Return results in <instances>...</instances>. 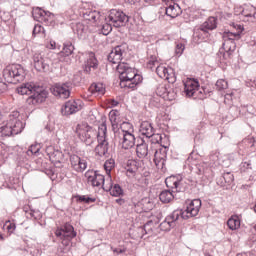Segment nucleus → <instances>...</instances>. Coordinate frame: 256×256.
Masks as SVG:
<instances>
[{"instance_id":"nucleus-1","label":"nucleus","mask_w":256,"mask_h":256,"mask_svg":"<svg viewBox=\"0 0 256 256\" xmlns=\"http://www.w3.org/2000/svg\"><path fill=\"white\" fill-rule=\"evenodd\" d=\"M116 69L119 73L120 87L122 89H135L143 81V77L137 74L127 63L118 64Z\"/></svg>"},{"instance_id":"nucleus-2","label":"nucleus","mask_w":256,"mask_h":256,"mask_svg":"<svg viewBox=\"0 0 256 256\" xmlns=\"http://www.w3.org/2000/svg\"><path fill=\"white\" fill-rule=\"evenodd\" d=\"M16 91L18 95H30L27 99L29 105H39L47 99V91L33 82L20 85Z\"/></svg>"},{"instance_id":"nucleus-3","label":"nucleus","mask_w":256,"mask_h":256,"mask_svg":"<svg viewBox=\"0 0 256 256\" xmlns=\"http://www.w3.org/2000/svg\"><path fill=\"white\" fill-rule=\"evenodd\" d=\"M19 112H12L6 121L0 123V137L19 135L25 129V123L19 118Z\"/></svg>"},{"instance_id":"nucleus-4","label":"nucleus","mask_w":256,"mask_h":256,"mask_svg":"<svg viewBox=\"0 0 256 256\" xmlns=\"http://www.w3.org/2000/svg\"><path fill=\"white\" fill-rule=\"evenodd\" d=\"M201 209V200L194 199L186 207L185 211L183 210H174L169 214L165 219L169 221L174 227L179 225L180 219H189L190 217H197L199 215V210Z\"/></svg>"},{"instance_id":"nucleus-5","label":"nucleus","mask_w":256,"mask_h":256,"mask_svg":"<svg viewBox=\"0 0 256 256\" xmlns=\"http://www.w3.org/2000/svg\"><path fill=\"white\" fill-rule=\"evenodd\" d=\"M165 183L169 190H163L159 194V199L161 203H171L175 199L173 193H181L183 191V180L180 176H170L166 178Z\"/></svg>"},{"instance_id":"nucleus-6","label":"nucleus","mask_w":256,"mask_h":256,"mask_svg":"<svg viewBox=\"0 0 256 256\" xmlns=\"http://www.w3.org/2000/svg\"><path fill=\"white\" fill-rule=\"evenodd\" d=\"M75 133L82 141V143H85L87 147H91L95 141H97L99 132L95 131L93 127L89 126L87 123H80L76 126Z\"/></svg>"},{"instance_id":"nucleus-7","label":"nucleus","mask_w":256,"mask_h":256,"mask_svg":"<svg viewBox=\"0 0 256 256\" xmlns=\"http://www.w3.org/2000/svg\"><path fill=\"white\" fill-rule=\"evenodd\" d=\"M25 69L19 64L8 66L3 71V77L7 83L17 84L25 80Z\"/></svg>"},{"instance_id":"nucleus-8","label":"nucleus","mask_w":256,"mask_h":256,"mask_svg":"<svg viewBox=\"0 0 256 256\" xmlns=\"http://www.w3.org/2000/svg\"><path fill=\"white\" fill-rule=\"evenodd\" d=\"M222 39L224 41L222 45L223 51H220V53H223L224 59H229L237 47L235 41L241 39V33H225Z\"/></svg>"},{"instance_id":"nucleus-9","label":"nucleus","mask_w":256,"mask_h":256,"mask_svg":"<svg viewBox=\"0 0 256 256\" xmlns=\"http://www.w3.org/2000/svg\"><path fill=\"white\" fill-rule=\"evenodd\" d=\"M98 145L95 147V154L98 157H105L109 153V142L107 141V124L102 123L98 127Z\"/></svg>"},{"instance_id":"nucleus-10","label":"nucleus","mask_w":256,"mask_h":256,"mask_svg":"<svg viewBox=\"0 0 256 256\" xmlns=\"http://www.w3.org/2000/svg\"><path fill=\"white\" fill-rule=\"evenodd\" d=\"M71 82L66 83H56L51 88V93L59 99H69L71 97Z\"/></svg>"},{"instance_id":"nucleus-11","label":"nucleus","mask_w":256,"mask_h":256,"mask_svg":"<svg viewBox=\"0 0 256 256\" xmlns=\"http://www.w3.org/2000/svg\"><path fill=\"white\" fill-rule=\"evenodd\" d=\"M32 16L34 21H38V23H46L49 24L53 22L55 19V15L41 7H34L32 9Z\"/></svg>"},{"instance_id":"nucleus-12","label":"nucleus","mask_w":256,"mask_h":256,"mask_svg":"<svg viewBox=\"0 0 256 256\" xmlns=\"http://www.w3.org/2000/svg\"><path fill=\"white\" fill-rule=\"evenodd\" d=\"M108 19L113 27H123L125 23L129 22V16L117 9L110 10Z\"/></svg>"},{"instance_id":"nucleus-13","label":"nucleus","mask_w":256,"mask_h":256,"mask_svg":"<svg viewBox=\"0 0 256 256\" xmlns=\"http://www.w3.org/2000/svg\"><path fill=\"white\" fill-rule=\"evenodd\" d=\"M46 154L48 155L50 161L55 165V167H58V169H61L63 167V152H61L59 149H55V146H47Z\"/></svg>"},{"instance_id":"nucleus-14","label":"nucleus","mask_w":256,"mask_h":256,"mask_svg":"<svg viewBox=\"0 0 256 256\" xmlns=\"http://www.w3.org/2000/svg\"><path fill=\"white\" fill-rule=\"evenodd\" d=\"M117 141L121 143L122 149H132V147H135V135H133L129 131H120L116 135Z\"/></svg>"},{"instance_id":"nucleus-15","label":"nucleus","mask_w":256,"mask_h":256,"mask_svg":"<svg viewBox=\"0 0 256 256\" xmlns=\"http://www.w3.org/2000/svg\"><path fill=\"white\" fill-rule=\"evenodd\" d=\"M51 60L49 58L43 56L41 53H36L33 56V63H34V68L36 71H39L41 73H47L49 71L50 66L49 63Z\"/></svg>"},{"instance_id":"nucleus-16","label":"nucleus","mask_w":256,"mask_h":256,"mask_svg":"<svg viewBox=\"0 0 256 256\" xmlns=\"http://www.w3.org/2000/svg\"><path fill=\"white\" fill-rule=\"evenodd\" d=\"M55 235L59 237V239H64V241H71V239L77 237V232L71 224L66 223L62 228H58L55 231Z\"/></svg>"},{"instance_id":"nucleus-17","label":"nucleus","mask_w":256,"mask_h":256,"mask_svg":"<svg viewBox=\"0 0 256 256\" xmlns=\"http://www.w3.org/2000/svg\"><path fill=\"white\" fill-rule=\"evenodd\" d=\"M156 93L165 101H174L175 97H177V93L171 88L170 84H159Z\"/></svg>"},{"instance_id":"nucleus-18","label":"nucleus","mask_w":256,"mask_h":256,"mask_svg":"<svg viewBox=\"0 0 256 256\" xmlns=\"http://www.w3.org/2000/svg\"><path fill=\"white\" fill-rule=\"evenodd\" d=\"M126 48H127L126 44H122L113 48L108 55V61L110 63H113L114 65L125 63V62H121V60L123 59V53H125Z\"/></svg>"},{"instance_id":"nucleus-19","label":"nucleus","mask_w":256,"mask_h":256,"mask_svg":"<svg viewBox=\"0 0 256 256\" xmlns=\"http://www.w3.org/2000/svg\"><path fill=\"white\" fill-rule=\"evenodd\" d=\"M83 106H81V100H69L61 108L62 115H74L78 111H81Z\"/></svg>"},{"instance_id":"nucleus-20","label":"nucleus","mask_w":256,"mask_h":256,"mask_svg":"<svg viewBox=\"0 0 256 256\" xmlns=\"http://www.w3.org/2000/svg\"><path fill=\"white\" fill-rule=\"evenodd\" d=\"M85 177L92 187H101V185H105V176L98 174L96 171L88 170L85 173Z\"/></svg>"},{"instance_id":"nucleus-21","label":"nucleus","mask_w":256,"mask_h":256,"mask_svg":"<svg viewBox=\"0 0 256 256\" xmlns=\"http://www.w3.org/2000/svg\"><path fill=\"white\" fill-rule=\"evenodd\" d=\"M70 165L76 173H83L87 169V159L81 158L75 154L70 156Z\"/></svg>"},{"instance_id":"nucleus-22","label":"nucleus","mask_w":256,"mask_h":256,"mask_svg":"<svg viewBox=\"0 0 256 256\" xmlns=\"http://www.w3.org/2000/svg\"><path fill=\"white\" fill-rule=\"evenodd\" d=\"M99 67V61L97 57H95V53L89 52L86 54V60L84 62V71L85 73H91V71H95Z\"/></svg>"},{"instance_id":"nucleus-23","label":"nucleus","mask_w":256,"mask_h":256,"mask_svg":"<svg viewBox=\"0 0 256 256\" xmlns=\"http://www.w3.org/2000/svg\"><path fill=\"white\" fill-rule=\"evenodd\" d=\"M199 89V81L191 78H187L184 82V93L187 97H193L197 90Z\"/></svg>"},{"instance_id":"nucleus-24","label":"nucleus","mask_w":256,"mask_h":256,"mask_svg":"<svg viewBox=\"0 0 256 256\" xmlns=\"http://www.w3.org/2000/svg\"><path fill=\"white\" fill-rule=\"evenodd\" d=\"M136 155L139 159H151V150L145 141L142 140V143L137 144Z\"/></svg>"},{"instance_id":"nucleus-25","label":"nucleus","mask_w":256,"mask_h":256,"mask_svg":"<svg viewBox=\"0 0 256 256\" xmlns=\"http://www.w3.org/2000/svg\"><path fill=\"white\" fill-rule=\"evenodd\" d=\"M241 17L242 21L256 23V9L253 6L242 9Z\"/></svg>"},{"instance_id":"nucleus-26","label":"nucleus","mask_w":256,"mask_h":256,"mask_svg":"<svg viewBox=\"0 0 256 256\" xmlns=\"http://www.w3.org/2000/svg\"><path fill=\"white\" fill-rule=\"evenodd\" d=\"M167 159V152L165 150H155L153 161L158 169L165 167V161Z\"/></svg>"},{"instance_id":"nucleus-27","label":"nucleus","mask_w":256,"mask_h":256,"mask_svg":"<svg viewBox=\"0 0 256 256\" xmlns=\"http://www.w3.org/2000/svg\"><path fill=\"white\" fill-rule=\"evenodd\" d=\"M217 29V18L216 17H209L201 26L200 31L207 33L209 31H213Z\"/></svg>"},{"instance_id":"nucleus-28","label":"nucleus","mask_w":256,"mask_h":256,"mask_svg":"<svg viewBox=\"0 0 256 256\" xmlns=\"http://www.w3.org/2000/svg\"><path fill=\"white\" fill-rule=\"evenodd\" d=\"M155 129H153V125H151L150 122L144 121L140 125V133L147 137V139H151L153 137V132Z\"/></svg>"},{"instance_id":"nucleus-29","label":"nucleus","mask_w":256,"mask_h":256,"mask_svg":"<svg viewBox=\"0 0 256 256\" xmlns=\"http://www.w3.org/2000/svg\"><path fill=\"white\" fill-rule=\"evenodd\" d=\"M165 13L168 17H171V19H175V17H178L181 13V8L175 3L169 4L165 9Z\"/></svg>"},{"instance_id":"nucleus-30","label":"nucleus","mask_w":256,"mask_h":256,"mask_svg":"<svg viewBox=\"0 0 256 256\" xmlns=\"http://www.w3.org/2000/svg\"><path fill=\"white\" fill-rule=\"evenodd\" d=\"M227 226L231 231H237L241 227V219L239 216H231L227 221Z\"/></svg>"},{"instance_id":"nucleus-31","label":"nucleus","mask_w":256,"mask_h":256,"mask_svg":"<svg viewBox=\"0 0 256 256\" xmlns=\"http://www.w3.org/2000/svg\"><path fill=\"white\" fill-rule=\"evenodd\" d=\"M89 91L92 95H105V86L101 83H93L91 84Z\"/></svg>"},{"instance_id":"nucleus-32","label":"nucleus","mask_w":256,"mask_h":256,"mask_svg":"<svg viewBox=\"0 0 256 256\" xmlns=\"http://www.w3.org/2000/svg\"><path fill=\"white\" fill-rule=\"evenodd\" d=\"M110 121H111L112 131L114 133L115 140L117 141L118 139L117 135H119L121 131H125V130L119 128V124L117 123V118L115 117V113H112L110 115Z\"/></svg>"},{"instance_id":"nucleus-33","label":"nucleus","mask_w":256,"mask_h":256,"mask_svg":"<svg viewBox=\"0 0 256 256\" xmlns=\"http://www.w3.org/2000/svg\"><path fill=\"white\" fill-rule=\"evenodd\" d=\"M73 51H75V46H73L71 42H66L64 43L63 50L60 52V54L69 57V55H73Z\"/></svg>"},{"instance_id":"nucleus-34","label":"nucleus","mask_w":256,"mask_h":256,"mask_svg":"<svg viewBox=\"0 0 256 256\" xmlns=\"http://www.w3.org/2000/svg\"><path fill=\"white\" fill-rule=\"evenodd\" d=\"M109 191L112 197H121V195H123V189L119 184H115L114 186L113 184H111L109 187Z\"/></svg>"},{"instance_id":"nucleus-35","label":"nucleus","mask_w":256,"mask_h":256,"mask_svg":"<svg viewBox=\"0 0 256 256\" xmlns=\"http://www.w3.org/2000/svg\"><path fill=\"white\" fill-rule=\"evenodd\" d=\"M139 170V164H137V161L132 160L127 165V173H130L131 175H135L137 171Z\"/></svg>"},{"instance_id":"nucleus-36","label":"nucleus","mask_w":256,"mask_h":256,"mask_svg":"<svg viewBox=\"0 0 256 256\" xmlns=\"http://www.w3.org/2000/svg\"><path fill=\"white\" fill-rule=\"evenodd\" d=\"M169 71V68L159 65L156 67V73L160 77V79H164Z\"/></svg>"},{"instance_id":"nucleus-37","label":"nucleus","mask_w":256,"mask_h":256,"mask_svg":"<svg viewBox=\"0 0 256 256\" xmlns=\"http://www.w3.org/2000/svg\"><path fill=\"white\" fill-rule=\"evenodd\" d=\"M163 79L168 81V83H175V81H177L173 68H168V72L166 73V76Z\"/></svg>"},{"instance_id":"nucleus-38","label":"nucleus","mask_w":256,"mask_h":256,"mask_svg":"<svg viewBox=\"0 0 256 256\" xmlns=\"http://www.w3.org/2000/svg\"><path fill=\"white\" fill-rule=\"evenodd\" d=\"M205 37H207V34L205 33H194L192 41L193 43H203V41H205Z\"/></svg>"},{"instance_id":"nucleus-39","label":"nucleus","mask_w":256,"mask_h":256,"mask_svg":"<svg viewBox=\"0 0 256 256\" xmlns=\"http://www.w3.org/2000/svg\"><path fill=\"white\" fill-rule=\"evenodd\" d=\"M161 231H171V229H175V227L169 222L165 220L159 225Z\"/></svg>"},{"instance_id":"nucleus-40","label":"nucleus","mask_w":256,"mask_h":256,"mask_svg":"<svg viewBox=\"0 0 256 256\" xmlns=\"http://www.w3.org/2000/svg\"><path fill=\"white\" fill-rule=\"evenodd\" d=\"M39 151H41V145L34 144L29 147L27 154L28 155H37V153H39Z\"/></svg>"},{"instance_id":"nucleus-41","label":"nucleus","mask_w":256,"mask_h":256,"mask_svg":"<svg viewBox=\"0 0 256 256\" xmlns=\"http://www.w3.org/2000/svg\"><path fill=\"white\" fill-rule=\"evenodd\" d=\"M227 87H229V84L227 83V81L220 79L216 82V89L217 91H223L225 89H227Z\"/></svg>"},{"instance_id":"nucleus-42","label":"nucleus","mask_w":256,"mask_h":256,"mask_svg":"<svg viewBox=\"0 0 256 256\" xmlns=\"http://www.w3.org/2000/svg\"><path fill=\"white\" fill-rule=\"evenodd\" d=\"M77 201H79L80 203H95V198H91L89 196H76Z\"/></svg>"},{"instance_id":"nucleus-43","label":"nucleus","mask_w":256,"mask_h":256,"mask_svg":"<svg viewBox=\"0 0 256 256\" xmlns=\"http://www.w3.org/2000/svg\"><path fill=\"white\" fill-rule=\"evenodd\" d=\"M223 179H224L225 183H227V185H231V183H233V181H235V176H233V174L231 172H225L223 174Z\"/></svg>"},{"instance_id":"nucleus-44","label":"nucleus","mask_w":256,"mask_h":256,"mask_svg":"<svg viewBox=\"0 0 256 256\" xmlns=\"http://www.w3.org/2000/svg\"><path fill=\"white\" fill-rule=\"evenodd\" d=\"M113 167H115V160L113 159H109L104 163L106 173H111V169H113Z\"/></svg>"},{"instance_id":"nucleus-45","label":"nucleus","mask_w":256,"mask_h":256,"mask_svg":"<svg viewBox=\"0 0 256 256\" xmlns=\"http://www.w3.org/2000/svg\"><path fill=\"white\" fill-rule=\"evenodd\" d=\"M150 139H151L152 143H158L159 145H161V143L163 141V136L161 134H155V131H154L153 135L150 136Z\"/></svg>"},{"instance_id":"nucleus-46","label":"nucleus","mask_w":256,"mask_h":256,"mask_svg":"<svg viewBox=\"0 0 256 256\" xmlns=\"http://www.w3.org/2000/svg\"><path fill=\"white\" fill-rule=\"evenodd\" d=\"M183 51H185V45L182 43L177 44L175 48L176 55H178V57H181L183 55Z\"/></svg>"},{"instance_id":"nucleus-47","label":"nucleus","mask_w":256,"mask_h":256,"mask_svg":"<svg viewBox=\"0 0 256 256\" xmlns=\"http://www.w3.org/2000/svg\"><path fill=\"white\" fill-rule=\"evenodd\" d=\"M46 49H61V45L57 46V43L54 40H50V42L46 44Z\"/></svg>"},{"instance_id":"nucleus-48","label":"nucleus","mask_w":256,"mask_h":256,"mask_svg":"<svg viewBox=\"0 0 256 256\" xmlns=\"http://www.w3.org/2000/svg\"><path fill=\"white\" fill-rule=\"evenodd\" d=\"M32 33H45V28L41 24H36Z\"/></svg>"},{"instance_id":"nucleus-49","label":"nucleus","mask_w":256,"mask_h":256,"mask_svg":"<svg viewBox=\"0 0 256 256\" xmlns=\"http://www.w3.org/2000/svg\"><path fill=\"white\" fill-rule=\"evenodd\" d=\"M17 228V226L15 225V223H11V222H6V229L8 231V233H13V231H15V229Z\"/></svg>"},{"instance_id":"nucleus-50","label":"nucleus","mask_w":256,"mask_h":256,"mask_svg":"<svg viewBox=\"0 0 256 256\" xmlns=\"http://www.w3.org/2000/svg\"><path fill=\"white\" fill-rule=\"evenodd\" d=\"M232 27H234L238 33H243V31H245V28L241 23H232Z\"/></svg>"},{"instance_id":"nucleus-51","label":"nucleus","mask_w":256,"mask_h":256,"mask_svg":"<svg viewBox=\"0 0 256 256\" xmlns=\"http://www.w3.org/2000/svg\"><path fill=\"white\" fill-rule=\"evenodd\" d=\"M113 24L110 22V24H104L102 27V31H107L108 33H111L113 31Z\"/></svg>"},{"instance_id":"nucleus-52","label":"nucleus","mask_w":256,"mask_h":256,"mask_svg":"<svg viewBox=\"0 0 256 256\" xmlns=\"http://www.w3.org/2000/svg\"><path fill=\"white\" fill-rule=\"evenodd\" d=\"M151 225H153V221H148L145 225H144V230L145 231H151V228H149V227H151Z\"/></svg>"},{"instance_id":"nucleus-53","label":"nucleus","mask_w":256,"mask_h":256,"mask_svg":"<svg viewBox=\"0 0 256 256\" xmlns=\"http://www.w3.org/2000/svg\"><path fill=\"white\" fill-rule=\"evenodd\" d=\"M111 250L113 251V253H117V255L125 253V249L111 248Z\"/></svg>"},{"instance_id":"nucleus-54","label":"nucleus","mask_w":256,"mask_h":256,"mask_svg":"<svg viewBox=\"0 0 256 256\" xmlns=\"http://www.w3.org/2000/svg\"><path fill=\"white\" fill-rule=\"evenodd\" d=\"M159 62H157L156 60H150L148 62V67H150V69H153V67H155V65H157Z\"/></svg>"},{"instance_id":"nucleus-55","label":"nucleus","mask_w":256,"mask_h":256,"mask_svg":"<svg viewBox=\"0 0 256 256\" xmlns=\"http://www.w3.org/2000/svg\"><path fill=\"white\" fill-rule=\"evenodd\" d=\"M83 24H81V23H78V24H76V31H77V33H83Z\"/></svg>"},{"instance_id":"nucleus-56","label":"nucleus","mask_w":256,"mask_h":256,"mask_svg":"<svg viewBox=\"0 0 256 256\" xmlns=\"http://www.w3.org/2000/svg\"><path fill=\"white\" fill-rule=\"evenodd\" d=\"M116 203H117L118 205H125V199H123V198H118V199H116Z\"/></svg>"},{"instance_id":"nucleus-57","label":"nucleus","mask_w":256,"mask_h":256,"mask_svg":"<svg viewBox=\"0 0 256 256\" xmlns=\"http://www.w3.org/2000/svg\"><path fill=\"white\" fill-rule=\"evenodd\" d=\"M90 20H92V21H97V17L95 16V14H91Z\"/></svg>"},{"instance_id":"nucleus-58","label":"nucleus","mask_w":256,"mask_h":256,"mask_svg":"<svg viewBox=\"0 0 256 256\" xmlns=\"http://www.w3.org/2000/svg\"><path fill=\"white\" fill-rule=\"evenodd\" d=\"M112 105H114V107H117V106L119 105V102L113 100V101H112Z\"/></svg>"},{"instance_id":"nucleus-59","label":"nucleus","mask_w":256,"mask_h":256,"mask_svg":"<svg viewBox=\"0 0 256 256\" xmlns=\"http://www.w3.org/2000/svg\"><path fill=\"white\" fill-rule=\"evenodd\" d=\"M230 111H239V108L238 107H232V108H230Z\"/></svg>"},{"instance_id":"nucleus-60","label":"nucleus","mask_w":256,"mask_h":256,"mask_svg":"<svg viewBox=\"0 0 256 256\" xmlns=\"http://www.w3.org/2000/svg\"><path fill=\"white\" fill-rule=\"evenodd\" d=\"M163 1H164V3H166V5H169V2L173 1V0H163Z\"/></svg>"},{"instance_id":"nucleus-61","label":"nucleus","mask_w":256,"mask_h":256,"mask_svg":"<svg viewBox=\"0 0 256 256\" xmlns=\"http://www.w3.org/2000/svg\"><path fill=\"white\" fill-rule=\"evenodd\" d=\"M229 97H231V94H226L225 95V99H229Z\"/></svg>"},{"instance_id":"nucleus-62","label":"nucleus","mask_w":256,"mask_h":256,"mask_svg":"<svg viewBox=\"0 0 256 256\" xmlns=\"http://www.w3.org/2000/svg\"><path fill=\"white\" fill-rule=\"evenodd\" d=\"M0 241H3V235L0 234Z\"/></svg>"},{"instance_id":"nucleus-63","label":"nucleus","mask_w":256,"mask_h":256,"mask_svg":"<svg viewBox=\"0 0 256 256\" xmlns=\"http://www.w3.org/2000/svg\"><path fill=\"white\" fill-rule=\"evenodd\" d=\"M103 35L107 36V35H109V33H103Z\"/></svg>"}]
</instances>
